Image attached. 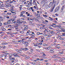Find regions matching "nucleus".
<instances>
[{"instance_id":"f257e3e1","label":"nucleus","mask_w":65,"mask_h":65,"mask_svg":"<svg viewBox=\"0 0 65 65\" xmlns=\"http://www.w3.org/2000/svg\"><path fill=\"white\" fill-rule=\"evenodd\" d=\"M18 54H9V56L11 57L12 56H13L14 57H17V56H18L19 57H20V56H18Z\"/></svg>"},{"instance_id":"f03ea898","label":"nucleus","mask_w":65,"mask_h":65,"mask_svg":"<svg viewBox=\"0 0 65 65\" xmlns=\"http://www.w3.org/2000/svg\"><path fill=\"white\" fill-rule=\"evenodd\" d=\"M24 28L23 29L24 31L25 30H27L28 29V26L26 25H24Z\"/></svg>"},{"instance_id":"7ed1b4c3","label":"nucleus","mask_w":65,"mask_h":65,"mask_svg":"<svg viewBox=\"0 0 65 65\" xmlns=\"http://www.w3.org/2000/svg\"><path fill=\"white\" fill-rule=\"evenodd\" d=\"M13 23H14L15 25H16L17 26H20V24L18 23L17 22H15L14 21V22H13Z\"/></svg>"},{"instance_id":"20e7f679","label":"nucleus","mask_w":65,"mask_h":65,"mask_svg":"<svg viewBox=\"0 0 65 65\" xmlns=\"http://www.w3.org/2000/svg\"><path fill=\"white\" fill-rule=\"evenodd\" d=\"M55 5H56V4H53V6H53V8L51 9L50 10L51 12H52L53 11V10H54V8H55Z\"/></svg>"},{"instance_id":"39448f33","label":"nucleus","mask_w":65,"mask_h":65,"mask_svg":"<svg viewBox=\"0 0 65 65\" xmlns=\"http://www.w3.org/2000/svg\"><path fill=\"white\" fill-rule=\"evenodd\" d=\"M59 7H58L55 9V11H54V12L55 13H56V12H57V11H58V10H59Z\"/></svg>"},{"instance_id":"423d86ee","label":"nucleus","mask_w":65,"mask_h":65,"mask_svg":"<svg viewBox=\"0 0 65 65\" xmlns=\"http://www.w3.org/2000/svg\"><path fill=\"white\" fill-rule=\"evenodd\" d=\"M20 19H19L17 21V22L18 24H21L22 23V22H21Z\"/></svg>"},{"instance_id":"0eeeda50","label":"nucleus","mask_w":65,"mask_h":65,"mask_svg":"<svg viewBox=\"0 0 65 65\" xmlns=\"http://www.w3.org/2000/svg\"><path fill=\"white\" fill-rule=\"evenodd\" d=\"M52 6H53V2H51L49 5V8H50V7H51Z\"/></svg>"},{"instance_id":"6e6552de","label":"nucleus","mask_w":65,"mask_h":65,"mask_svg":"<svg viewBox=\"0 0 65 65\" xmlns=\"http://www.w3.org/2000/svg\"><path fill=\"white\" fill-rule=\"evenodd\" d=\"M10 4L9 3V4L8 3H6L5 5L7 7H9V6H10Z\"/></svg>"},{"instance_id":"1a4fd4ad","label":"nucleus","mask_w":65,"mask_h":65,"mask_svg":"<svg viewBox=\"0 0 65 65\" xmlns=\"http://www.w3.org/2000/svg\"><path fill=\"white\" fill-rule=\"evenodd\" d=\"M28 42H25L24 44L25 46H28Z\"/></svg>"},{"instance_id":"9d476101","label":"nucleus","mask_w":65,"mask_h":65,"mask_svg":"<svg viewBox=\"0 0 65 65\" xmlns=\"http://www.w3.org/2000/svg\"><path fill=\"white\" fill-rule=\"evenodd\" d=\"M35 18H30L29 21H30V22H33V20H34Z\"/></svg>"},{"instance_id":"9b49d317","label":"nucleus","mask_w":65,"mask_h":65,"mask_svg":"<svg viewBox=\"0 0 65 65\" xmlns=\"http://www.w3.org/2000/svg\"><path fill=\"white\" fill-rule=\"evenodd\" d=\"M8 24H10V22L9 23L7 22V23L5 22L3 24L4 25H5V26H6V25H8Z\"/></svg>"},{"instance_id":"f8f14e48","label":"nucleus","mask_w":65,"mask_h":65,"mask_svg":"<svg viewBox=\"0 0 65 65\" xmlns=\"http://www.w3.org/2000/svg\"><path fill=\"white\" fill-rule=\"evenodd\" d=\"M8 44V43H6V42H4L2 43V44L5 45Z\"/></svg>"},{"instance_id":"ddd939ff","label":"nucleus","mask_w":65,"mask_h":65,"mask_svg":"<svg viewBox=\"0 0 65 65\" xmlns=\"http://www.w3.org/2000/svg\"><path fill=\"white\" fill-rule=\"evenodd\" d=\"M45 30L44 31V32H46L47 31V30L48 29H47V28H45Z\"/></svg>"},{"instance_id":"4468645a","label":"nucleus","mask_w":65,"mask_h":65,"mask_svg":"<svg viewBox=\"0 0 65 65\" xmlns=\"http://www.w3.org/2000/svg\"><path fill=\"white\" fill-rule=\"evenodd\" d=\"M40 37H41V40H45V39H44V37H42V36H40Z\"/></svg>"},{"instance_id":"2eb2a0df","label":"nucleus","mask_w":65,"mask_h":65,"mask_svg":"<svg viewBox=\"0 0 65 65\" xmlns=\"http://www.w3.org/2000/svg\"><path fill=\"white\" fill-rule=\"evenodd\" d=\"M35 1H36V0H33V4L34 5L36 4V2Z\"/></svg>"},{"instance_id":"dca6fc26","label":"nucleus","mask_w":65,"mask_h":65,"mask_svg":"<svg viewBox=\"0 0 65 65\" xmlns=\"http://www.w3.org/2000/svg\"><path fill=\"white\" fill-rule=\"evenodd\" d=\"M31 34H31V35H33V36H35V34L34 33V32H32L31 33Z\"/></svg>"},{"instance_id":"f3484780","label":"nucleus","mask_w":65,"mask_h":65,"mask_svg":"<svg viewBox=\"0 0 65 65\" xmlns=\"http://www.w3.org/2000/svg\"><path fill=\"white\" fill-rule=\"evenodd\" d=\"M65 52H64V51H61V52H60L59 53V54H64Z\"/></svg>"},{"instance_id":"a211bd4d","label":"nucleus","mask_w":65,"mask_h":65,"mask_svg":"<svg viewBox=\"0 0 65 65\" xmlns=\"http://www.w3.org/2000/svg\"><path fill=\"white\" fill-rule=\"evenodd\" d=\"M43 46H47V45H48L47 44H46L44 43L43 44Z\"/></svg>"},{"instance_id":"6ab92c4d","label":"nucleus","mask_w":65,"mask_h":65,"mask_svg":"<svg viewBox=\"0 0 65 65\" xmlns=\"http://www.w3.org/2000/svg\"><path fill=\"white\" fill-rule=\"evenodd\" d=\"M50 33H51L52 34H54V31H51V32Z\"/></svg>"},{"instance_id":"aec40b11","label":"nucleus","mask_w":65,"mask_h":65,"mask_svg":"<svg viewBox=\"0 0 65 65\" xmlns=\"http://www.w3.org/2000/svg\"><path fill=\"white\" fill-rule=\"evenodd\" d=\"M37 44H38V45H39V44L40 45H42V43H41V42H40L39 43H37Z\"/></svg>"},{"instance_id":"412c9836","label":"nucleus","mask_w":65,"mask_h":65,"mask_svg":"<svg viewBox=\"0 0 65 65\" xmlns=\"http://www.w3.org/2000/svg\"><path fill=\"white\" fill-rule=\"evenodd\" d=\"M7 2H9V3H10V2H11V0H8L6 1Z\"/></svg>"},{"instance_id":"4be33fe9","label":"nucleus","mask_w":65,"mask_h":65,"mask_svg":"<svg viewBox=\"0 0 65 65\" xmlns=\"http://www.w3.org/2000/svg\"><path fill=\"white\" fill-rule=\"evenodd\" d=\"M49 52H50V53H53L54 52V51H53V50H50Z\"/></svg>"},{"instance_id":"5701e85b","label":"nucleus","mask_w":65,"mask_h":65,"mask_svg":"<svg viewBox=\"0 0 65 65\" xmlns=\"http://www.w3.org/2000/svg\"><path fill=\"white\" fill-rule=\"evenodd\" d=\"M16 30H17V32H18V31H20V30H21L20 29L17 28L16 29Z\"/></svg>"},{"instance_id":"b1692460","label":"nucleus","mask_w":65,"mask_h":65,"mask_svg":"<svg viewBox=\"0 0 65 65\" xmlns=\"http://www.w3.org/2000/svg\"><path fill=\"white\" fill-rule=\"evenodd\" d=\"M34 13L35 15H38V13H37L35 12H34Z\"/></svg>"},{"instance_id":"393cba45","label":"nucleus","mask_w":65,"mask_h":65,"mask_svg":"<svg viewBox=\"0 0 65 65\" xmlns=\"http://www.w3.org/2000/svg\"><path fill=\"white\" fill-rule=\"evenodd\" d=\"M43 15L44 18H47V15Z\"/></svg>"},{"instance_id":"a878e982","label":"nucleus","mask_w":65,"mask_h":65,"mask_svg":"<svg viewBox=\"0 0 65 65\" xmlns=\"http://www.w3.org/2000/svg\"><path fill=\"white\" fill-rule=\"evenodd\" d=\"M54 57H55V58H61V57L58 56H54Z\"/></svg>"},{"instance_id":"bb28decb","label":"nucleus","mask_w":65,"mask_h":65,"mask_svg":"<svg viewBox=\"0 0 65 65\" xmlns=\"http://www.w3.org/2000/svg\"><path fill=\"white\" fill-rule=\"evenodd\" d=\"M25 12V11H23L21 12V14H23Z\"/></svg>"},{"instance_id":"cd10ccee","label":"nucleus","mask_w":65,"mask_h":65,"mask_svg":"<svg viewBox=\"0 0 65 65\" xmlns=\"http://www.w3.org/2000/svg\"><path fill=\"white\" fill-rule=\"evenodd\" d=\"M11 21H12V23H13V22H14V19H11Z\"/></svg>"},{"instance_id":"c85d7f7f","label":"nucleus","mask_w":65,"mask_h":65,"mask_svg":"<svg viewBox=\"0 0 65 65\" xmlns=\"http://www.w3.org/2000/svg\"><path fill=\"white\" fill-rule=\"evenodd\" d=\"M51 31L50 30H47V32H48V33H50L51 32Z\"/></svg>"},{"instance_id":"c756f323","label":"nucleus","mask_w":65,"mask_h":65,"mask_svg":"<svg viewBox=\"0 0 65 65\" xmlns=\"http://www.w3.org/2000/svg\"><path fill=\"white\" fill-rule=\"evenodd\" d=\"M20 40V42H22L23 41H24L25 40V39H22V40Z\"/></svg>"},{"instance_id":"7c9ffc66","label":"nucleus","mask_w":65,"mask_h":65,"mask_svg":"<svg viewBox=\"0 0 65 65\" xmlns=\"http://www.w3.org/2000/svg\"><path fill=\"white\" fill-rule=\"evenodd\" d=\"M34 46H38V44L37 45V44H34Z\"/></svg>"},{"instance_id":"2f4dec72","label":"nucleus","mask_w":65,"mask_h":65,"mask_svg":"<svg viewBox=\"0 0 65 65\" xmlns=\"http://www.w3.org/2000/svg\"><path fill=\"white\" fill-rule=\"evenodd\" d=\"M37 36H39L40 35V32H38L37 33Z\"/></svg>"},{"instance_id":"473e14b6","label":"nucleus","mask_w":65,"mask_h":65,"mask_svg":"<svg viewBox=\"0 0 65 65\" xmlns=\"http://www.w3.org/2000/svg\"><path fill=\"white\" fill-rule=\"evenodd\" d=\"M0 20L2 21H3V19H2V17H0Z\"/></svg>"},{"instance_id":"72a5a7b5","label":"nucleus","mask_w":65,"mask_h":65,"mask_svg":"<svg viewBox=\"0 0 65 65\" xmlns=\"http://www.w3.org/2000/svg\"><path fill=\"white\" fill-rule=\"evenodd\" d=\"M31 6H32V2H29Z\"/></svg>"},{"instance_id":"f704fd0d","label":"nucleus","mask_w":65,"mask_h":65,"mask_svg":"<svg viewBox=\"0 0 65 65\" xmlns=\"http://www.w3.org/2000/svg\"><path fill=\"white\" fill-rule=\"evenodd\" d=\"M43 24H45V25H47V23H46L44 22H43Z\"/></svg>"},{"instance_id":"c9c22d12","label":"nucleus","mask_w":65,"mask_h":65,"mask_svg":"<svg viewBox=\"0 0 65 65\" xmlns=\"http://www.w3.org/2000/svg\"><path fill=\"white\" fill-rule=\"evenodd\" d=\"M61 34L62 35L61 36H65V33H61Z\"/></svg>"},{"instance_id":"e433bc0d","label":"nucleus","mask_w":65,"mask_h":65,"mask_svg":"<svg viewBox=\"0 0 65 65\" xmlns=\"http://www.w3.org/2000/svg\"><path fill=\"white\" fill-rule=\"evenodd\" d=\"M11 27V25H9L8 26H6L7 28H8V27Z\"/></svg>"},{"instance_id":"4c0bfd02","label":"nucleus","mask_w":65,"mask_h":65,"mask_svg":"<svg viewBox=\"0 0 65 65\" xmlns=\"http://www.w3.org/2000/svg\"><path fill=\"white\" fill-rule=\"evenodd\" d=\"M2 46L4 49H5V47H6V46Z\"/></svg>"},{"instance_id":"58836bf2","label":"nucleus","mask_w":65,"mask_h":65,"mask_svg":"<svg viewBox=\"0 0 65 65\" xmlns=\"http://www.w3.org/2000/svg\"><path fill=\"white\" fill-rule=\"evenodd\" d=\"M7 14L8 15H11V13H7Z\"/></svg>"},{"instance_id":"ea45409f","label":"nucleus","mask_w":65,"mask_h":65,"mask_svg":"<svg viewBox=\"0 0 65 65\" xmlns=\"http://www.w3.org/2000/svg\"><path fill=\"white\" fill-rule=\"evenodd\" d=\"M29 49L28 48H25V51H28Z\"/></svg>"},{"instance_id":"a19ab883","label":"nucleus","mask_w":65,"mask_h":65,"mask_svg":"<svg viewBox=\"0 0 65 65\" xmlns=\"http://www.w3.org/2000/svg\"><path fill=\"white\" fill-rule=\"evenodd\" d=\"M10 22H11V20L10 19V20H9L7 22H8V23H11Z\"/></svg>"},{"instance_id":"79ce46f5","label":"nucleus","mask_w":65,"mask_h":65,"mask_svg":"<svg viewBox=\"0 0 65 65\" xmlns=\"http://www.w3.org/2000/svg\"><path fill=\"white\" fill-rule=\"evenodd\" d=\"M26 65H30L29 64V62H27Z\"/></svg>"},{"instance_id":"37998d69","label":"nucleus","mask_w":65,"mask_h":65,"mask_svg":"<svg viewBox=\"0 0 65 65\" xmlns=\"http://www.w3.org/2000/svg\"><path fill=\"white\" fill-rule=\"evenodd\" d=\"M1 2V3H0V5H2L3 4V2Z\"/></svg>"},{"instance_id":"c03bdc74","label":"nucleus","mask_w":65,"mask_h":65,"mask_svg":"<svg viewBox=\"0 0 65 65\" xmlns=\"http://www.w3.org/2000/svg\"><path fill=\"white\" fill-rule=\"evenodd\" d=\"M19 10H22V7H19Z\"/></svg>"},{"instance_id":"a18cd8bd","label":"nucleus","mask_w":65,"mask_h":65,"mask_svg":"<svg viewBox=\"0 0 65 65\" xmlns=\"http://www.w3.org/2000/svg\"><path fill=\"white\" fill-rule=\"evenodd\" d=\"M13 2V1H12V2H11H11H10V3H9V4H11V3H12Z\"/></svg>"},{"instance_id":"49530a36","label":"nucleus","mask_w":65,"mask_h":65,"mask_svg":"<svg viewBox=\"0 0 65 65\" xmlns=\"http://www.w3.org/2000/svg\"><path fill=\"white\" fill-rule=\"evenodd\" d=\"M15 29H16L18 28V26H15Z\"/></svg>"},{"instance_id":"de8ad7c7","label":"nucleus","mask_w":65,"mask_h":65,"mask_svg":"<svg viewBox=\"0 0 65 65\" xmlns=\"http://www.w3.org/2000/svg\"><path fill=\"white\" fill-rule=\"evenodd\" d=\"M20 33H24V32L23 31H22L20 32Z\"/></svg>"},{"instance_id":"09e8293b","label":"nucleus","mask_w":65,"mask_h":65,"mask_svg":"<svg viewBox=\"0 0 65 65\" xmlns=\"http://www.w3.org/2000/svg\"><path fill=\"white\" fill-rule=\"evenodd\" d=\"M3 33H4L2 31L0 32V34H3Z\"/></svg>"},{"instance_id":"8fccbe9b","label":"nucleus","mask_w":65,"mask_h":65,"mask_svg":"<svg viewBox=\"0 0 65 65\" xmlns=\"http://www.w3.org/2000/svg\"><path fill=\"white\" fill-rule=\"evenodd\" d=\"M26 41H23L22 42V43H23V44H24V43H26Z\"/></svg>"},{"instance_id":"3c124183","label":"nucleus","mask_w":65,"mask_h":65,"mask_svg":"<svg viewBox=\"0 0 65 65\" xmlns=\"http://www.w3.org/2000/svg\"><path fill=\"white\" fill-rule=\"evenodd\" d=\"M56 31H57L58 32H60V30L58 29H56Z\"/></svg>"},{"instance_id":"603ef678","label":"nucleus","mask_w":65,"mask_h":65,"mask_svg":"<svg viewBox=\"0 0 65 65\" xmlns=\"http://www.w3.org/2000/svg\"><path fill=\"white\" fill-rule=\"evenodd\" d=\"M11 59L13 60H15V58H12Z\"/></svg>"},{"instance_id":"864d4df0","label":"nucleus","mask_w":65,"mask_h":65,"mask_svg":"<svg viewBox=\"0 0 65 65\" xmlns=\"http://www.w3.org/2000/svg\"><path fill=\"white\" fill-rule=\"evenodd\" d=\"M62 32H63L64 33H65V29H63L62 30Z\"/></svg>"},{"instance_id":"5fc2aeb1","label":"nucleus","mask_w":65,"mask_h":65,"mask_svg":"<svg viewBox=\"0 0 65 65\" xmlns=\"http://www.w3.org/2000/svg\"><path fill=\"white\" fill-rule=\"evenodd\" d=\"M64 6H62L61 9H64Z\"/></svg>"},{"instance_id":"6e6d98bb","label":"nucleus","mask_w":65,"mask_h":65,"mask_svg":"<svg viewBox=\"0 0 65 65\" xmlns=\"http://www.w3.org/2000/svg\"><path fill=\"white\" fill-rule=\"evenodd\" d=\"M27 54H31V53H30L29 52H27L26 53Z\"/></svg>"},{"instance_id":"4d7b16f0","label":"nucleus","mask_w":65,"mask_h":65,"mask_svg":"<svg viewBox=\"0 0 65 65\" xmlns=\"http://www.w3.org/2000/svg\"><path fill=\"white\" fill-rule=\"evenodd\" d=\"M62 43H63V44H64L65 43V42L63 41H62Z\"/></svg>"},{"instance_id":"13d9d810","label":"nucleus","mask_w":65,"mask_h":65,"mask_svg":"<svg viewBox=\"0 0 65 65\" xmlns=\"http://www.w3.org/2000/svg\"><path fill=\"white\" fill-rule=\"evenodd\" d=\"M38 47H39V48H40V47H41V46L39 45L38 46Z\"/></svg>"},{"instance_id":"bf43d9fd","label":"nucleus","mask_w":65,"mask_h":65,"mask_svg":"<svg viewBox=\"0 0 65 65\" xmlns=\"http://www.w3.org/2000/svg\"><path fill=\"white\" fill-rule=\"evenodd\" d=\"M45 22H46V23H48V21H47V20H45Z\"/></svg>"},{"instance_id":"052dcab7","label":"nucleus","mask_w":65,"mask_h":65,"mask_svg":"<svg viewBox=\"0 0 65 65\" xmlns=\"http://www.w3.org/2000/svg\"><path fill=\"white\" fill-rule=\"evenodd\" d=\"M2 7H5V5H4V4H2Z\"/></svg>"},{"instance_id":"680f3d73","label":"nucleus","mask_w":65,"mask_h":65,"mask_svg":"<svg viewBox=\"0 0 65 65\" xmlns=\"http://www.w3.org/2000/svg\"><path fill=\"white\" fill-rule=\"evenodd\" d=\"M44 62H48V60H45L44 61Z\"/></svg>"},{"instance_id":"e2e57ef3","label":"nucleus","mask_w":65,"mask_h":65,"mask_svg":"<svg viewBox=\"0 0 65 65\" xmlns=\"http://www.w3.org/2000/svg\"><path fill=\"white\" fill-rule=\"evenodd\" d=\"M13 18L14 19H15L16 18V16H13Z\"/></svg>"},{"instance_id":"0e129e2a","label":"nucleus","mask_w":65,"mask_h":65,"mask_svg":"<svg viewBox=\"0 0 65 65\" xmlns=\"http://www.w3.org/2000/svg\"><path fill=\"white\" fill-rule=\"evenodd\" d=\"M59 34H60V32H57L56 33V34L57 35H58Z\"/></svg>"},{"instance_id":"69168bd1","label":"nucleus","mask_w":65,"mask_h":65,"mask_svg":"<svg viewBox=\"0 0 65 65\" xmlns=\"http://www.w3.org/2000/svg\"><path fill=\"white\" fill-rule=\"evenodd\" d=\"M2 25V23H0V26H1Z\"/></svg>"},{"instance_id":"338daca9","label":"nucleus","mask_w":65,"mask_h":65,"mask_svg":"<svg viewBox=\"0 0 65 65\" xmlns=\"http://www.w3.org/2000/svg\"><path fill=\"white\" fill-rule=\"evenodd\" d=\"M22 50H23V51H25V48H22Z\"/></svg>"},{"instance_id":"774afa93","label":"nucleus","mask_w":65,"mask_h":65,"mask_svg":"<svg viewBox=\"0 0 65 65\" xmlns=\"http://www.w3.org/2000/svg\"><path fill=\"white\" fill-rule=\"evenodd\" d=\"M57 38H60V36H58L57 37Z\"/></svg>"}]
</instances>
